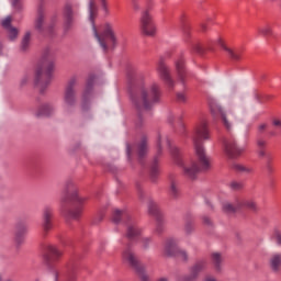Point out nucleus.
I'll list each match as a JSON object with an SVG mask.
<instances>
[{
  "label": "nucleus",
  "mask_w": 281,
  "mask_h": 281,
  "mask_svg": "<svg viewBox=\"0 0 281 281\" xmlns=\"http://www.w3.org/2000/svg\"><path fill=\"white\" fill-rule=\"evenodd\" d=\"M127 78L131 82L130 98L132 103L138 111L137 120L135 122L136 128H142L144 126V116L143 111H150L154 104H157L161 99V89L159 85H151L149 91H146L143 85L135 86V81L137 80V70L133 67L127 68Z\"/></svg>",
  "instance_id": "nucleus-1"
},
{
  "label": "nucleus",
  "mask_w": 281,
  "mask_h": 281,
  "mask_svg": "<svg viewBox=\"0 0 281 281\" xmlns=\"http://www.w3.org/2000/svg\"><path fill=\"white\" fill-rule=\"evenodd\" d=\"M210 139V126L206 120H202L194 130L193 146L198 162H192L191 167H184V175L189 179H196L199 172L210 170V158L205 155V147L203 142Z\"/></svg>",
  "instance_id": "nucleus-2"
},
{
  "label": "nucleus",
  "mask_w": 281,
  "mask_h": 281,
  "mask_svg": "<svg viewBox=\"0 0 281 281\" xmlns=\"http://www.w3.org/2000/svg\"><path fill=\"white\" fill-rule=\"evenodd\" d=\"M87 198L78 196V190L72 181L66 183L64 196L61 199V214L67 221H79Z\"/></svg>",
  "instance_id": "nucleus-3"
},
{
  "label": "nucleus",
  "mask_w": 281,
  "mask_h": 281,
  "mask_svg": "<svg viewBox=\"0 0 281 281\" xmlns=\"http://www.w3.org/2000/svg\"><path fill=\"white\" fill-rule=\"evenodd\" d=\"M98 14V7L95 5V0H89V19L92 24L93 34L102 47L103 52H109V45L112 49H115L117 46V37L115 36V32L113 31V26L111 23H105L102 33H98V29L95 27V16Z\"/></svg>",
  "instance_id": "nucleus-4"
},
{
  "label": "nucleus",
  "mask_w": 281,
  "mask_h": 281,
  "mask_svg": "<svg viewBox=\"0 0 281 281\" xmlns=\"http://www.w3.org/2000/svg\"><path fill=\"white\" fill-rule=\"evenodd\" d=\"M54 77V60L49 55V48L44 50L35 72V87H40L41 93H45V89L52 83Z\"/></svg>",
  "instance_id": "nucleus-5"
},
{
  "label": "nucleus",
  "mask_w": 281,
  "mask_h": 281,
  "mask_svg": "<svg viewBox=\"0 0 281 281\" xmlns=\"http://www.w3.org/2000/svg\"><path fill=\"white\" fill-rule=\"evenodd\" d=\"M80 267V261L78 259L72 258L66 265V269L63 273L58 271H54L55 281H78V269Z\"/></svg>",
  "instance_id": "nucleus-6"
},
{
  "label": "nucleus",
  "mask_w": 281,
  "mask_h": 281,
  "mask_svg": "<svg viewBox=\"0 0 281 281\" xmlns=\"http://www.w3.org/2000/svg\"><path fill=\"white\" fill-rule=\"evenodd\" d=\"M150 10H153V0H147V9L140 16V30L145 36H153L157 32Z\"/></svg>",
  "instance_id": "nucleus-7"
},
{
  "label": "nucleus",
  "mask_w": 281,
  "mask_h": 281,
  "mask_svg": "<svg viewBox=\"0 0 281 281\" xmlns=\"http://www.w3.org/2000/svg\"><path fill=\"white\" fill-rule=\"evenodd\" d=\"M123 260L128 262L130 267L132 269H135L136 273L140 276V281H150L148 279V276L144 273V266L139 263V260H137V257H135V254L133 252V249L131 248V245H127L125 250L123 251Z\"/></svg>",
  "instance_id": "nucleus-8"
},
{
  "label": "nucleus",
  "mask_w": 281,
  "mask_h": 281,
  "mask_svg": "<svg viewBox=\"0 0 281 281\" xmlns=\"http://www.w3.org/2000/svg\"><path fill=\"white\" fill-rule=\"evenodd\" d=\"M257 147H258V156L265 158V170L269 175H273L276 172V168L273 167V159L276 157L271 153H267V140L259 138L257 140Z\"/></svg>",
  "instance_id": "nucleus-9"
},
{
  "label": "nucleus",
  "mask_w": 281,
  "mask_h": 281,
  "mask_svg": "<svg viewBox=\"0 0 281 281\" xmlns=\"http://www.w3.org/2000/svg\"><path fill=\"white\" fill-rule=\"evenodd\" d=\"M63 258V250L55 245L46 244L43 246V259L48 267L56 265Z\"/></svg>",
  "instance_id": "nucleus-10"
},
{
  "label": "nucleus",
  "mask_w": 281,
  "mask_h": 281,
  "mask_svg": "<svg viewBox=\"0 0 281 281\" xmlns=\"http://www.w3.org/2000/svg\"><path fill=\"white\" fill-rule=\"evenodd\" d=\"M77 8H78V3L70 0L66 1L63 9L65 32H69L70 27H74V14Z\"/></svg>",
  "instance_id": "nucleus-11"
},
{
  "label": "nucleus",
  "mask_w": 281,
  "mask_h": 281,
  "mask_svg": "<svg viewBox=\"0 0 281 281\" xmlns=\"http://www.w3.org/2000/svg\"><path fill=\"white\" fill-rule=\"evenodd\" d=\"M175 67L177 78L180 85H182L183 89H186V82L188 80V68H186V56L183 55V53L180 54L177 60L175 61Z\"/></svg>",
  "instance_id": "nucleus-12"
},
{
  "label": "nucleus",
  "mask_w": 281,
  "mask_h": 281,
  "mask_svg": "<svg viewBox=\"0 0 281 281\" xmlns=\"http://www.w3.org/2000/svg\"><path fill=\"white\" fill-rule=\"evenodd\" d=\"M157 71L159 78L165 82L168 89H175V79H172V76L170 75V68L166 66L164 58H160L158 61Z\"/></svg>",
  "instance_id": "nucleus-13"
},
{
  "label": "nucleus",
  "mask_w": 281,
  "mask_h": 281,
  "mask_svg": "<svg viewBox=\"0 0 281 281\" xmlns=\"http://www.w3.org/2000/svg\"><path fill=\"white\" fill-rule=\"evenodd\" d=\"M161 153H162L161 135H158L157 154L155 155V157L149 166V177L154 183H155V181H157V178L159 177V157H160Z\"/></svg>",
  "instance_id": "nucleus-14"
},
{
  "label": "nucleus",
  "mask_w": 281,
  "mask_h": 281,
  "mask_svg": "<svg viewBox=\"0 0 281 281\" xmlns=\"http://www.w3.org/2000/svg\"><path fill=\"white\" fill-rule=\"evenodd\" d=\"M165 251L167 256H171L173 258H180L184 262H187L188 260V252L179 249V247H177V243L175 241V239L167 240L165 246Z\"/></svg>",
  "instance_id": "nucleus-15"
},
{
  "label": "nucleus",
  "mask_w": 281,
  "mask_h": 281,
  "mask_svg": "<svg viewBox=\"0 0 281 281\" xmlns=\"http://www.w3.org/2000/svg\"><path fill=\"white\" fill-rule=\"evenodd\" d=\"M224 148L231 159H236V157H240L241 153H245V148L238 147L234 138H224Z\"/></svg>",
  "instance_id": "nucleus-16"
},
{
  "label": "nucleus",
  "mask_w": 281,
  "mask_h": 281,
  "mask_svg": "<svg viewBox=\"0 0 281 281\" xmlns=\"http://www.w3.org/2000/svg\"><path fill=\"white\" fill-rule=\"evenodd\" d=\"M148 212L150 216H154L156 218V232L158 234H161L164 232V214H161V210H159V205L157 203L149 201L148 203Z\"/></svg>",
  "instance_id": "nucleus-17"
},
{
  "label": "nucleus",
  "mask_w": 281,
  "mask_h": 281,
  "mask_svg": "<svg viewBox=\"0 0 281 281\" xmlns=\"http://www.w3.org/2000/svg\"><path fill=\"white\" fill-rule=\"evenodd\" d=\"M217 45H220V47H222V49H224V52L227 53L228 58H231V60H233L234 63H240V60H243V54H245V50L243 48H229L225 45V43L223 42V38L218 37L216 40Z\"/></svg>",
  "instance_id": "nucleus-18"
},
{
  "label": "nucleus",
  "mask_w": 281,
  "mask_h": 281,
  "mask_svg": "<svg viewBox=\"0 0 281 281\" xmlns=\"http://www.w3.org/2000/svg\"><path fill=\"white\" fill-rule=\"evenodd\" d=\"M76 77H72L67 83L64 94V102L65 104H67V106L76 105V90H74V87H76Z\"/></svg>",
  "instance_id": "nucleus-19"
},
{
  "label": "nucleus",
  "mask_w": 281,
  "mask_h": 281,
  "mask_svg": "<svg viewBox=\"0 0 281 281\" xmlns=\"http://www.w3.org/2000/svg\"><path fill=\"white\" fill-rule=\"evenodd\" d=\"M93 85H95V75H89L86 88L82 94V109L87 111V104H89V99L91 98V93H93Z\"/></svg>",
  "instance_id": "nucleus-20"
},
{
  "label": "nucleus",
  "mask_w": 281,
  "mask_h": 281,
  "mask_svg": "<svg viewBox=\"0 0 281 281\" xmlns=\"http://www.w3.org/2000/svg\"><path fill=\"white\" fill-rule=\"evenodd\" d=\"M54 216V209L50 206H46L43 211V236H47V232H49L52 229V227H54V225L52 224V218Z\"/></svg>",
  "instance_id": "nucleus-21"
},
{
  "label": "nucleus",
  "mask_w": 281,
  "mask_h": 281,
  "mask_svg": "<svg viewBox=\"0 0 281 281\" xmlns=\"http://www.w3.org/2000/svg\"><path fill=\"white\" fill-rule=\"evenodd\" d=\"M136 154L140 166H144V159L148 155V137H142L140 142L136 145Z\"/></svg>",
  "instance_id": "nucleus-22"
},
{
  "label": "nucleus",
  "mask_w": 281,
  "mask_h": 281,
  "mask_svg": "<svg viewBox=\"0 0 281 281\" xmlns=\"http://www.w3.org/2000/svg\"><path fill=\"white\" fill-rule=\"evenodd\" d=\"M45 0H40V5L37 8V18L35 20V30L42 34L44 32L43 23H45V9H43V3Z\"/></svg>",
  "instance_id": "nucleus-23"
},
{
  "label": "nucleus",
  "mask_w": 281,
  "mask_h": 281,
  "mask_svg": "<svg viewBox=\"0 0 281 281\" xmlns=\"http://www.w3.org/2000/svg\"><path fill=\"white\" fill-rule=\"evenodd\" d=\"M207 262L205 260H200L191 268V276L184 277L183 281H194L199 277V272L204 270Z\"/></svg>",
  "instance_id": "nucleus-24"
},
{
  "label": "nucleus",
  "mask_w": 281,
  "mask_h": 281,
  "mask_svg": "<svg viewBox=\"0 0 281 281\" xmlns=\"http://www.w3.org/2000/svg\"><path fill=\"white\" fill-rule=\"evenodd\" d=\"M142 236V228H139L137 225H130L127 227L126 238L127 240H137Z\"/></svg>",
  "instance_id": "nucleus-25"
},
{
  "label": "nucleus",
  "mask_w": 281,
  "mask_h": 281,
  "mask_svg": "<svg viewBox=\"0 0 281 281\" xmlns=\"http://www.w3.org/2000/svg\"><path fill=\"white\" fill-rule=\"evenodd\" d=\"M27 232V226L25 223H19L16 225V233H15V243L16 245H21L23 240H25V233Z\"/></svg>",
  "instance_id": "nucleus-26"
},
{
  "label": "nucleus",
  "mask_w": 281,
  "mask_h": 281,
  "mask_svg": "<svg viewBox=\"0 0 281 281\" xmlns=\"http://www.w3.org/2000/svg\"><path fill=\"white\" fill-rule=\"evenodd\" d=\"M167 145L170 150V155L175 159L176 164H178V166H183V160H181V151L179 150V148L172 146L170 139H167Z\"/></svg>",
  "instance_id": "nucleus-27"
},
{
  "label": "nucleus",
  "mask_w": 281,
  "mask_h": 281,
  "mask_svg": "<svg viewBox=\"0 0 281 281\" xmlns=\"http://www.w3.org/2000/svg\"><path fill=\"white\" fill-rule=\"evenodd\" d=\"M122 218H128V221L131 220V215H128V213L126 211H122V210H114L113 214H112V223H114L115 225H119V223H121Z\"/></svg>",
  "instance_id": "nucleus-28"
},
{
  "label": "nucleus",
  "mask_w": 281,
  "mask_h": 281,
  "mask_svg": "<svg viewBox=\"0 0 281 281\" xmlns=\"http://www.w3.org/2000/svg\"><path fill=\"white\" fill-rule=\"evenodd\" d=\"M281 267V255L280 254H274L270 257V268L272 271H280Z\"/></svg>",
  "instance_id": "nucleus-29"
},
{
  "label": "nucleus",
  "mask_w": 281,
  "mask_h": 281,
  "mask_svg": "<svg viewBox=\"0 0 281 281\" xmlns=\"http://www.w3.org/2000/svg\"><path fill=\"white\" fill-rule=\"evenodd\" d=\"M53 112H54V108H52V105L44 104L38 109L36 113V117H49L50 113Z\"/></svg>",
  "instance_id": "nucleus-30"
},
{
  "label": "nucleus",
  "mask_w": 281,
  "mask_h": 281,
  "mask_svg": "<svg viewBox=\"0 0 281 281\" xmlns=\"http://www.w3.org/2000/svg\"><path fill=\"white\" fill-rule=\"evenodd\" d=\"M243 207L245 210H250V212H256L258 210V205L254 200H244L239 202V210H243Z\"/></svg>",
  "instance_id": "nucleus-31"
},
{
  "label": "nucleus",
  "mask_w": 281,
  "mask_h": 281,
  "mask_svg": "<svg viewBox=\"0 0 281 281\" xmlns=\"http://www.w3.org/2000/svg\"><path fill=\"white\" fill-rule=\"evenodd\" d=\"M236 172H244V175H254V167L236 164L233 166Z\"/></svg>",
  "instance_id": "nucleus-32"
},
{
  "label": "nucleus",
  "mask_w": 281,
  "mask_h": 281,
  "mask_svg": "<svg viewBox=\"0 0 281 281\" xmlns=\"http://www.w3.org/2000/svg\"><path fill=\"white\" fill-rule=\"evenodd\" d=\"M238 210H240V203H237L235 206L231 203L223 204V211L226 214H236Z\"/></svg>",
  "instance_id": "nucleus-33"
},
{
  "label": "nucleus",
  "mask_w": 281,
  "mask_h": 281,
  "mask_svg": "<svg viewBox=\"0 0 281 281\" xmlns=\"http://www.w3.org/2000/svg\"><path fill=\"white\" fill-rule=\"evenodd\" d=\"M212 261L216 271H221V262H223L221 254L218 252L212 254Z\"/></svg>",
  "instance_id": "nucleus-34"
},
{
  "label": "nucleus",
  "mask_w": 281,
  "mask_h": 281,
  "mask_svg": "<svg viewBox=\"0 0 281 281\" xmlns=\"http://www.w3.org/2000/svg\"><path fill=\"white\" fill-rule=\"evenodd\" d=\"M32 36V33L26 32L24 37L22 38L21 43V49L22 52H27V47H30V38Z\"/></svg>",
  "instance_id": "nucleus-35"
},
{
  "label": "nucleus",
  "mask_w": 281,
  "mask_h": 281,
  "mask_svg": "<svg viewBox=\"0 0 281 281\" xmlns=\"http://www.w3.org/2000/svg\"><path fill=\"white\" fill-rule=\"evenodd\" d=\"M258 34H260L261 36H273V30L271 29V26L266 25L258 29Z\"/></svg>",
  "instance_id": "nucleus-36"
},
{
  "label": "nucleus",
  "mask_w": 281,
  "mask_h": 281,
  "mask_svg": "<svg viewBox=\"0 0 281 281\" xmlns=\"http://www.w3.org/2000/svg\"><path fill=\"white\" fill-rule=\"evenodd\" d=\"M176 100L179 103L186 104L188 102V94L186 93V90L183 92H177Z\"/></svg>",
  "instance_id": "nucleus-37"
},
{
  "label": "nucleus",
  "mask_w": 281,
  "mask_h": 281,
  "mask_svg": "<svg viewBox=\"0 0 281 281\" xmlns=\"http://www.w3.org/2000/svg\"><path fill=\"white\" fill-rule=\"evenodd\" d=\"M217 111L221 113L223 124L227 131H232V124H229V121H227V115L224 114L223 110L221 108L217 109Z\"/></svg>",
  "instance_id": "nucleus-38"
},
{
  "label": "nucleus",
  "mask_w": 281,
  "mask_h": 281,
  "mask_svg": "<svg viewBox=\"0 0 281 281\" xmlns=\"http://www.w3.org/2000/svg\"><path fill=\"white\" fill-rule=\"evenodd\" d=\"M192 52H194L195 54H200V56H203V54H205V48L201 46V44H194L192 46Z\"/></svg>",
  "instance_id": "nucleus-39"
},
{
  "label": "nucleus",
  "mask_w": 281,
  "mask_h": 281,
  "mask_svg": "<svg viewBox=\"0 0 281 281\" xmlns=\"http://www.w3.org/2000/svg\"><path fill=\"white\" fill-rule=\"evenodd\" d=\"M170 194L173 199H177L179 196V190L177 189V186L175 184V181H171Z\"/></svg>",
  "instance_id": "nucleus-40"
},
{
  "label": "nucleus",
  "mask_w": 281,
  "mask_h": 281,
  "mask_svg": "<svg viewBox=\"0 0 281 281\" xmlns=\"http://www.w3.org/2000/svg\"><path fill=\"white\" fill-rule=\"evenodd\" d=\"M190 221H192V215L188 214L186 216V222H187V224H186V232H187V234H190V232H192V223H190Z\"/></svg>",
  "instance_id": "nucleus-41"
},
{
  "label": "nucleus",
  "mask_w": 281,
  "mask_h": 281,
  "mask_svg": "<svg viewBox=\"0 0 281 281\" xmlns=\"http://www.w3.org/2000/svg\"><path fill=\"white\" fill-rule=\"evenodd\" d=\"M19 36V30L16 27L9 29V38L10 41H14Z\"/></svg>",
  "instance_id": "nucleus-42"
},
{
  "label": "nucleus",
  "mask_w": 281,
  "mask_h": 281,
  "mask_svg": "<svg viewBox=\"0 0 281 281\" xmlns=\"http://www.w3.org/2000/svg\"><path fill=\"white\" fill-rule=\"evenodd\" d=\"M101 1V8L106 16L111 14V11L109 10V2L106 0H100Z\"/></svg>",
  "instance_id": "nucleus-43"
},
{
  "label": "nucleus",
  "mask_w": 281,
  "mask_h": 281,
  "mask_svg": "<svg viewBox=\"0 0 281 281\" xmlns=\"http://www.w3.org/2000/svg\"><path fill=\"white\" fill-rule=\"evenodd\" d=\"M2 27H4L5 30H10V27H12V18L8 16L2 21Z\"/></svg>",
  "instance_id": "nucleus-44"
},
{
  "label": "nucleus",
  "mask_w": 281,
  "mask_h": 281,
  "mask_svg": "<svg viewBox=\"0 0 281 281\" xmlns=\"http://www.w3.org/2000/svg\"><path fill=\"white\" fill-rule=\"evenodd\" d=\"M229 187L233 189V190H243V182H236V181H233Z\"/></svg>",
  "instance_id": "nucleus-45"
},
{
  "label": "nucleus",
  "mask_w": 281,
  "mask_h": 281,
  "mask_svg": "<svg viewBox=\"0 0 281 281\" xmlns=\"http://www.w3.org/2000/svg\"><path fill=\"white\" fill-rule=\"evenodd\" d=\"M273 237L277 240V245H281V232H280V229H274Z\"/></svg>",
  "instance_id": "nucleus-46"
},
{
  "label": "nucleus",
  "mask_w": 281,
  "mask_h": 281,
  "mask_svg": "<svg viewBox=\"0 0 281 281\" xmlns=\"http://www.w3.org/2000/svg\"><path fill=\"white\" fill-rule=\"evenodd\" d=\"M182 32H183L186 38H190V25L184 24L183 29H182Z\"/></svg>",
  "instance_id": "nucleus-47"
},
{
  "label": "nucleus",
  "mask_w": 281,
  "mask_h": 281,
  "mask_svg": "<svg viewBox=\"0 0 281 281\" xmlns=\"http://www.w3.org/2000/svg\"><path fill=\"white\" fill-rule=\"evenodd\" d=\"M12 5H13V8H15V10H21V1L20 0H13Z\"/></svg>",
  "instance_id": "nucleus-48"
},
{
  "label": "nucleus",
  "mask_w": 281,
  "mask_h": 281,
  "mask_svg": "<svg viewBox=\"0 0 281 281\" xmlns=\"http://www.w3.org/2000/svg\"><path fill=\"white\" fill-rule=\"evenodd\" d=\"M132 153H133V148L131 147V144H127L126 145V154H127L128 159H131Z\"/></svg>",
  "instance_id": "nucleus-49"
},
{
  "label": "nucleus",
  "mask_w": 281,
  "mask_h": 281,
  "mask_svg": "<svg viewBox=\"0 0 281 281\" xmlns=\"http://www.w3.org/2000/svg\"><path fill=\"white\" fill-rule=\"evenodd\" d=\"M132 4L134 10L138 11L139 10V0H132Z\"/></svg>",
  "instance_id": "nucleus-50"
},
{
  "label": "nucleus",
  "mask_w": 281,
  "mask_h": 281,
  "mask_svg": "<svg viewBox=\"0 0 281 281\" xmlns=\"http://www.w3.org/2000/svg\"><path fill=\"white\" fill-rule=\"evenodd\" d=\"M203 223H204V225H212V221L207 216L203 217Z\"/></svg>",
  "instance_id": "nucleus-51"
},
{
  "label": "nucleus",
  "mask_w": 281,
  "mask_h": 281,
  "mask_svg": "<svg viewBox=\"0 0 281 281\" xmlns=\"http://www.w3.org/2000/svg\"><path fill=\"white\" fill-rule=\"evenodd\" d=\"M143 243H144V249H148V244L150 243V239L145 238L143 239Z\"/></svg>",
  "instance_id": "nucleus-52"
},
{
  "label": "nucleus",
  "mask_w": 281,
  "mask_h": 281,
  "mask_svg": "<svg viewBox=\"0 0 281 281\" xmlns=\"http://www.w3.org/2000/svg\"><path fill=\"white\" fill-rule=\"evenodd\" d=\"M201 30H202V32H207V23H202Z\"/></svg>",
  "instance_id": "nucleus-53"
},
{
  "label": "nucleus",
  "mask_w": 281,
  "mask_h": 281,
  "mask_svg": "<svg viewBox=\"0 0 281 281\" xmlns=\"http://www.w3.org/2000/svg\"><path fill=\"white\" fill-rule=\"evenodd\" d=\"M180 131L182 135L186 133V125L183 123H180Z\"/></svg>",
  "instance_id": "nucleus-54"
},
{
  "label": "nucleus",
  "mask_w": 281,
  "mask_h": 281,
  "mask_svg": "<svg viewBox=\"0 0 281 281\" xmlns=\"http://www.w3.org/2000/svg\"><path fill=\"white\" fill-rule=\"evenodd\" d=\"M265 128H267V124H261L259 125V132L262 133V131H265Z\"/></svg>",
  "instance_id": "nucleus-55"
},
{
  "label": "nucleus",
  "mask_w": 281,
  "mask_h": 281,
  "mask_svg": "<svg viewBox=\"0 0 281 281\" xmlns=\"http://www.w3.org/2000/svg\"><path fill=\"white\" fill-rule=\"evenodd\" d=\"M136 188L138 190L139 198L142 199L143 196L142 187H139V184H136Z\"/></svg>",
  "instance_id": "nucleus-56"
},
{
  "label": "nucleus",
  "mask_w": 281,
  "mask_h": 281,
  "mask_svg": "<svg viewBox=\"0 0 281 281\" xmlns=\"http://www.w3.org/2000/svg\"><path fill=\"white\" fill-rule=\"evenodd\" d=\"M273 126H280V128H281V121L274 120Z\"/></svg>",
  "instance_id": "nucleus-57"
},
{
  "label": "nucleus",
  "mask_w": 281,
  "mask_h": 281,
  "mask_svg": "<svg viewBox=\"0 0 281 281\" xmlns=\"http://www.w3.org/2000/svg\"><path fill=\"white\" fill-rule=\"evenodd\" d=\"M269 135H270V137H276V136L278 135V132H276V131H270V132H269Z\"/></svg>",
  "instance_id": "nucleus-58"
},
{
  "label": "nucleus",
  "mask_w": 281,
  "mask_h": 281,
  "mask_svg": "<svg viewBox=\"0 0 281 281\" xmlns=\"http://www.w3.org/2000/svg\"><path fill=\"white\" fill-rule=\"evenodd\" d=\"M175 122V116L173 115H170L169 117H168V123L169 124H172Z\"/></svg>",
  "instance_id": "nucleus-59"
},
{
  "label": "nucleus",
  "mask_w": 281,
  "mask_h": 281,
  "mask_svg": "<svg viewBox=\"0 0 281 281\" xmlns=\"http://www.w3.org/2000/svg\"><path fill=\"white\" fill-rule=\"evenodd\" d=\"M104 218V214L99 215V220H94V223H100Z\"/></svg>",
  "instance_id": "nucleus-60"
},
{
  "label": "nucleus",
  "mask_w": 281,
  "mask_h": 281,
  "mask_svg": "<svg viewBox=\"0 0 281 281\" xmlns=\"http://www.w3.org/2000/svg\"><path fill=\"white\" fill-rule=\"evenodd\" d=\"M204 281H216L214 278H206Z\"/></svg>",
  "instance_id": "nucleus-61"
},
{
  "label": "nucleus",
  "mask_w": 281,
  "mask_h": 281,
  "mask_svg": "<svg viewBox=\"0 0 281 281\" xmlns=\"http://www.w3.org/2000/svg\"><path fill=\"white\" fill-rule=\"evenodd\" d=\"M212 21H214V19H212V18L206 19V23H212Z\"/></svg>",
  "instance_id": "nucleus-62"
},
{
  "label": "nucleus",
  "mask_w": 281,
  "mask_h": 281,
  "mask_svg": "<svg viewBox=\"0 0 281 281\" xmlns=\"http://www.w3.org/2000/svg\"><path fill=\"white\" fill-rule=\"evenodd\" d=\"M57 19H58V16L55 15V16L53 18L52 22H53V23H56Z\"/></svg>",
  "instance_id": "nucleus-63"
},
{
  "label": "nucleus",
  "mask_w": 281,
  "mask_h": 281,
  "mask_svg": "<svg viewBox=\"0 0 281 281\" xmlns=\"http://www.w3.org/2000/svg\"><path fill=\"white\" fill-rule=\"evenodd\" d=\"M207 49H210L211 52L214 49V46L213 45H210L209 47H207Z\"/></svg>",
  "instance_id": "nucleus-64"
}]
</instances>
